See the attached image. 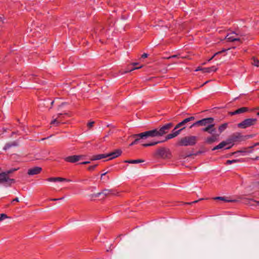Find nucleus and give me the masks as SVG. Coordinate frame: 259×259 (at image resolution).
Segmentation results:
<instances>
[{"mask_svg": "<svg viewBox=\"0 0 259 259\" xmlns=\"http://www.w3.org/2000/svg\"><path fill=\"white\" fill-rule=\"evenodd\" d=\"M214 119L212 117H207L196 121L190 126L192 128L195 126H205L202 128L203 132H207L208 134L216 133V128L214 127V124L213 123Z\"/></svg>", "mask_w": 259, "mask_h": 259, "instance_id": "obj_1", "label": "nucleus"}, {"mask_svg": "<svg viewBox=\"0 0 259 259\" xmlns=\"http://www.w3.org/2000/svg\"><path fill=\"white\" fill-rule=\"evenodd\" d=\"M173 126V123L169 122L165 124L159 129H154L146 131L149 138L162 136L168 133L169 130Z\"/></svg>", "mask_w": 259, "mask_h": 259, "instance_id": "obj_2", "label": "nucleus"}, {"mask_svg": "<svg viewBox=\"0 0 259 259\" xmlns=\"http://www.w3.org/2000/svg\"><path fill=\"white\" fill-rule=\"evenodd\" d=\"M250 136L248 135L247 136H243L240 133H235L233 134L227 140L228 141V143L229 144H232L231 146L229 147H225V149H230L233 144L236 142H240L241 141H243L248 138Z\"/></svg>", "mask_w": 259, "mask_h": 259, "instance_id": "obj_3", "label": "nucleus"}, {"mask_svg": "<svg viewBox=\"0 0 259 259\" xmlns=\"http://www.w3.org/2000/svg\"><path fill=\"white\" fill-rule=\"evenodd\" d=\"M198 138L196 136H190L182 138L178 142L180 146H194L197 142Z\"/></svg>", "mask_w": 259, "mask_h": 259, "instance_id": "obj_4", "label": "nucleus"}, {"mask_svg": "<svg viewBox=\"0 0 259 259\" xmlns=\"http://www.w3.org/2000/svg\"><path fill=\"white\" fill-rule=\"evenodd\" d=\"M154 156L156 158L162 159H170L172 157V154L169 149L161 147L156 151Z\"/></svg>", "mask_w": 259, "mask_h": 259, "instance_id": "obj_5", "label": "nucleus"}, {"mask_svg": "<svg viewBox=\"0 0 259 259\" xmlns=\"http://www.w3.org/2000/svg\"><path fill=\"white\" fill-rule=\"evenodd\" d=\"M130 137L134 139V141L130 144V146H132L140 143H142L143 140L149 138L146 131L138 134H133Z\"/></svg>", "mask_w": 259, "mask_h": 259, "instance_id": "obj_6", "label": "nucleus"}, {"mask_svg": "<svg viewBox=\"0 0 259 259\" xmlns=\"http://www.w3.org/2000/svg\"><path fill=\"white\" fill-rule=\"evenodd\" d=\"M15 183V180L9 178L5 172L0 173V183L5 184V186H10L12 184Z\"/></svg>", "mask_w": 259, "mask_h": 259, "instance_id": "obj_7", "label": "nucleus"}, {"mask_svg": "<svg viewBox=\"0 0 259 259\" xmlns=\"http://www.w3.org/2000/svg\"><path fill=\"white\" fill-rule=\"evenodd\" d=\"M257 121L256 118H247L238 124V127L241 128H246L249 126L254 125Z\"/></svg>", "mask_w": 259, "mask_h": 259, "instance_id": "obj_8", "label": "nucleus"}, {"mask_svg": "<svg viewBox=\"0 0 259 259\" xmlns=\"http://www.w3.org/2000/svg\"><path fill=\"white\" fill-rule=\"evenodd\" d=\"M177 136H178V133H171L170 134H168L165 137V138L164 140H163V141L152 142H150V143H145V144L142 143V145L143 146H144V147H149V146H154V145H156L157 144L165 142V141H167L168 140H169V139H171L172 138H175Z\"/></svg>", "mask_w": 259, "mask_h": 259, "instance_id": "obj_9", "label": "nucleus"}, {"mask_svg": "<svg viewBox=\"0 0 259 259\" xmlns=\"http://www.w3.org/2000/svg\"><path fill=\"white\" fill-rule=\"evenodd\" d=\"M84 157L85 156L83 155H74L67 156L64 158V160L67 162L75 163L83 159Z\"/></svg>", "mask_w": 259, "mask_h": 259, "instance_id": "obj_10", "label": "nucleus"}, {"mask_svg": "<svg viewBox=\"0 0 259 259\" xmlns=\"http://www.w3.org/2000/svg\"><path fill=\"white\" fill-rule=\"evenodd\" d=\"M66 113H59L57 114V117H55V116H53V119L51 122V124L55 125L57 126H59L60 123H63L62 120L60 118V116L62 115H67Z\"/></svg>", "mask_w": 259, "mask_h": 259, "instance_id": "obj_11", "label": "nucleus"}, {"mask_svg": "<svg viewBox=\"0 0 259 259\" xmlns=\"http://www.w3.org/2000/svg\"><path fill=\"white\" fill-rule=\"evenodd\" d=\"M195 118L194 116H190L188 118H186L184 119L183 121L178 123L176 126L175 129H178L181 127H185V125L186 123H188L189 122L194 121L195 120Z\"/></svg>", "mask_w": 259, "mask_h": 259, "instance_id": "obj_12", "label": "nucleus"}, {"mask_svg": "<svg viewBox=\"0 0 259 259\" xmlns=\"http://www.w3.org/2000/svg\"><path fill=\"white\" fill-rule=\"evenodd\" d=\"M210 134L211 136L207 137L205 140V142L208 144H211L217 141L220 136L219 134H215V133H213L212 134Z\"/></svg>", "mask_w": 259, "mask_h": 259, "instance_id": "obj_13", "label": "nucleus"}, {"mask_svg": "<svg viewBox=\"0 0 259 259\" xmlns=\"http://www.w3.org/2000/svg\"><path fill=\"white\" fill-rule=\"evenodd\" d=\"M237 34L235 32H232L230 34H228L226 36V39L228 41H241L240 38L237 37Z\"/></svg>", "mask_w": 259, "mask_h": 259, "instance_id": "obj_14", "label": "nucleus"}, {"mask_svg": "<svg viewBox=\"0 0 259 259\" xmlns=\"http://www.w3.org/2000/svg\"><path fill=\"white\" fill-rule=\"evenodd\" d=\"M42 170V168L39 166H35L28 170L27 174L29 176H33L39 174Z\"/></svg>", "mask_w": 259, "mask_h": 259, "instance_id": "obj_15", "label": "nucleus"}, {"mask_svg": "<svg viewBox=\"0 0 259 259\" xmlns=\"http://www.w3.org/2000/svg\"><path fill=\"white\" fill-rule=\"evenodd\" d=\"M122 153V151L120 149H116L113 152L107 154V157H110L109 160L115 158L119 156Z\"/></svg>", "mask_w": 259, "mask_h": 259, "instance_id": "obj_16", "label": "nucleus"}, {"mask_svg": "<svg viewBox=\"0 0 259 259\" xmlns=\"http://www.w3.org/2000/svg\"><path fill=\"white\" fill-rule=\"evenodd\" d=\"M248 110H249V109L247 107H243L240 108L233 112H229V114L231 115H234L236 114H239L246 112L248 111Z\"/></svg>", "mask_w": 259, "mask_h": 259, "instance_id": "obj_17", "label": "nucleus"}, {"mask_svg": "<svg viewBox=\"0 0 259 259\" xmlns=\"http://www.w3.org/2000/svg\"><path fill=\"white\" fill-rule=\"evenodd\" d=\"M229 144V143H228V140H227L226 141H222L219 145L214 147L212 148V150L214 151L215 150L220 149L223 148H225L227 145H228Z\"/></svg>", "mask_w": 259, "mask_h": 259, "instance_id": "obj_18", "label": "nucleus"}, {"mask_svg": "<svg viewBox=\"0 0 259 259\" xmlns=\"http://www.w3.org/2000/svg\"><path fill=\"white\" fill-rule=\"evenodd\" d=\"M218 70V68L215 66H212L210 67L203 68L202 72L203 73H210L211 72H215Z\"/></svg>", "mask_w": 259, "mask_h": 259, "instance_id": "obj_19", "label": "nucleus"}, {"mask_svg": "<svg viewBox=\"0 0 259 259\" xmlns=\"http://www.w3.org/2000/svg\"><path fill=\"white\" fill-rule=\"evenodd\" d=\"M107 158V154H100L93 155L91 158V160H100L103 158Z\"/></svg>", "mask_w": 259, "mask_h": 259, "instance_id": "obj_20", "label": "nucleus"}, {"mask_svg": "<svg viewBox=\"0 0 259 259\" xmlns=\"http://www.w3.org/2000/svg\"><path fill=\"white\" fill-rule=\"evenodd\" d=\"M18 145V144L17 141H13L12 142L8 143L6 144L3 149L5 150H7L12 147L17 146Z\"/></svg>", "mask_w": 259, "mask_h": 259, "instance_id": "obj_21", "label": "nucleus"}, {"mask_svg": "<svg viewBox=\"0 0 259 259\" xmlns=\"http://www.w3.org/2000/svg\"><path fill=\"white\" fill-rule=\"evenodd\" d=\"M144 161V160L142 159H136V160H125L124 162L125 163H132V164H136V163H139L141 162H143Z\"/></svg>", "mask_w": 259, "mask_h": 259, "instance_id": "obj_22", "label": "nucleus"}, {"mask_svg": "<svg viewBox=\"0 0 259 259\" xmlns=\"http://www.w3.org/2000/svg\"><path fill=\"white\" fill-rule=\"evenodd\" d=\"M113 190H107L105 189L102 192L99 193L98 195H100L101 194H103L105 196H108L110 194H113Z\"/></svg>", "mask_w": 259, "mask_h": 259, "instance_id": "obj_23", "label": "nucleus"}, {"mask_svg": "<svg viewBox=\"0 0 259 259\" xmlns=\"http://www.w3.org/2000/svg\"><path fill=\"white\" fill-rule=\"evenodd\" d=\"M228 127V123H224L219 126V131L220 134L224 131Z\"/></svg>", "mask_w": 259, "mask_h": 259, "instance_id": "obj_24", "label": "nucleus"}, {"mask_svg": "<svg viewBox=\"0 0 259 259\" xmlns=\"http://www.w3.org/2000/svg\"><path fill=\"white\" fill-rule=\"evenodd\" d=\"M228 50L223 49L221 51L215 53L210 59H208V61H210L212 60L215 57L218 56L219 55L223 53L226 52Z\"/></svg>", "mask_w": 259, "mask_h": 259, "instance_id": "obj_25", "label": "nucleus"}, {"mask_svg": "<svg viewBox=\"0 0 259 259\" xmlns=\"http://www.w3.org/2000/svg\"><path fill=\"white\" fill-rule=\"evenodd\" d=\"M213 199L215 200H222V201H224L225 202H232V201H233V200H228V199H227L224 197H220V196L219 197H214L213 198Z\"/></svg>", "mask_w": 259, "mask_h": 259, "instance_id": "obj_26", "label": "nucleus"}, {"mask_svg": "<svg viewBox=\"0 0 259 259\" xmlns=\"http://www.w3.org/2000/svg\"><path fill=\"white\" fill-rule=\"evenodd\" d=\"M70 180L61 177H56V182H70Z\"/></svg>", "mask_w": 259, "mask_h": 259, "instance_id": "obj_27", "label": "nucleus"}, {"mask_svg": "<svg viewBox=\"0 0 259 259\" xmlns=\"http://www.w3.org/2000/svg\"><path fill=\"white\" fill-rule=\"evenodd\" d=\"M252 60H253V62L252 63V64L256 67H258L259 66V60L256 59L255 57H253Z\"/></svg>", "mask_w": 259, "mask_h": 259, "instance_id": "obj_28", "label": "nucleus"}, {"mask_svg": "<svg viewBox=\"0 0 259 259\" xmlns=\"http://www.w3.org/2000/svg\"><path fill=\"white\" fill-rule=\"evenodd\" d=\"M18 169V168H11L8 170L5 171V172L7 176H8L9 174L13 173V172L17 170Z\"/></svg>", "mask_w": 259, "mask_h": 259, "instance_id": "obj_29", "label": "nucleus"}, {"mask_svg": "<svg viewBox=\"0 0 259 259\" xmlns=\"http://www.w3.org/2000/svg\"><path fill=\"white\" fill-rule=\"evenodd\" d=\"M205 199L207 200V199H208V198H200L199 200H195V201H192V202H186V203H185V204L190 205V204H193V203H196L199 202V201H201V200H205Z\"/></svg>", "mask_w": 259, "mask_h": 259, "instance_id": "obj_30", "label": "nucleus"}, {"mask_svg": "<svg viewBox=\"0 0 259 259\" xmlns=\"http://www.w3.org/2000/svg\"><path fill=\"white\" fill-rule=\"evenodd\" d=\"M240 160L238 159H234V160H228L226 161L227 164H231L232 163H236L239 162Z\"/></svg>", "mask_w": 259, "mask_h": 259, "instance_id": "obj_31", "label": "nucleus"}, {"mask_svg": "<svg viewBox=\"0 0 259 259\" xmlns=\"http://www.w3.org/2000/svg\"><path fill=\"white\" fill-rule=\"evenodd\" d=\"M185 128V127H182L181 129L179 130H177L176 131L177 129H175V127L173 129V130L172 131V133H178V136L180 134V132L183 130Z\"/></svg>", "mask_w": 259, "mask_h": 259, "instance_id": "obj_32", "label": "nucleus"}, {"mask_svg": "<svg viewBox=\"0 0 259 259\" xmlns=\"http://www.w3.org/2000/svg\"><path fill=\"white\" fill-rule=\"evenodd\" d=\"M98 164H94L93 165H91L88 167V169L90 171H93L94 170L95 168L97 166Z\"/></svg>", "mask_w": 259, "mask_h": 259, "instance_id": "obj_33", "label": "nucleus"}, {"mask_svg": "<svg viewBox=\"0 0 259 259\" xmlns=\"http://www.w3.org/2000/svg\"><path fill=\"white\" fill-rule=\"evenodd\" d=\"M46 181L51 182H56V177L49 178L46 179Z\"/></svg>", "mask_w": 259, "mask_h": 259, "instance_id": "obj_34", "label": "nucleus"}, {"mask_svg": "<svg viewBox=\"0 0 259 259\" xmlns=\"http://www.w3.org/2000/svg\"><path fill=\"white\" fill-rule=\"evenodd\" d=\"M112 133V132L111 131H109L107 134L103 138V140H102V142H104V141H105L106 140V138H107L108 137H109L110 135H111V134Z\"/></svg>", "mask_w": 259, "mask_h": 259, "instance_id": "obj_35", "label": "nucleus"}, {"mask_svg": "<svg viewBox=\"0 0 259 259\" xmlns=\"http://www.w3.org/2000/svg\"><path fill=\"white\" fill-rule=\"evenodd\" d=\"M8 217L6 214L2 213L0 215V221L3 220L4 219L7 218Z\"/></svg>", "mask_w": 259, "mask_h": 259, "instance_id": "obj_36", "label": "nucleus"}, {"mask_svg": "<svg viewBox=\"0 0 259 259\" xmlns=\"http://www.w3.org/2000/svg\"><path fill=\"white\" fill-rule=\"evenodd\" d=\"M138 64V63H133V65L134 66V67L132 69H131L128 71H131L132 70H135V69H138V68H141V66H140V67H136V65H137Z\"/></svg>", "mask_w": 259, "mask_h": 259, "instance_id": "obj_37", "label": "nucleus"}, {"mask_svg": "<svg viewBox=\"0 0 259 259\" xmlns=\"http://www.w3.org/2000/svg\"><path fill=\"white\" fill-rule=\"evenodd\" d=\"M94 123H95L94 121H91V122H89L88 124V127L89 128L92 127L93 126Z\"/></svg>", "mask_w": 259, "mask_h": 259, "instance_id": "obj_38", "label": "nucleus"}, {"mask_svg": "<svg viewBox=\"0 0 259 259\" xmlns=\"http://www.w3.org/2000/svg\"><path fill=\"white\" fill-rule=\"evenodd\" d=\"M64 198V197H61V198H51L50 199V201H57V200H62Z\"/></svg>", "mask_w": 259, "mask_h": 259, "instance_id": "obj_39", "label": "nucleus"}, {"mask_svg": "<svg viewBox=\"0 0 259 259\" xmlns=\"http://www.w3.org/2000/svg\"><path fill=\"white\" fill-rule=\"evenodd\" d=\"M257 145H259V143H255L253 145L251 146H250L249 147V148H250V149H252L253 147L257 146Z\"/></svg>", "mask_w": 259, "mask_h": 259, "instance_id": "obj_40", "label": "nucleus"}, {"mask_svg": "<svg viewBox=\"0 0 259 259\" xmlns=\"http://www.w3.org/2000/svg\"><path fill=\"white\" fill-rule=\"evenodd\" d=\"M89 163H90V161H84V162H80L79 164H89Z\"/></svg>", "mask_w": 259, "mask_h": 259, "instance_id": "obj_41", "label": "nucleus"}, {"mask_svg": "<svg viewBox=\"0 0 259 259\" xmlns=\"http://www.w3.org/2000/svg\"><path fill=\"white\" fill-rule=\"evenodd\" d=\"M148 57V54H146V53H144L142 55V58H146Z\"/></svg>", "mask_w": 259, "mask_h": 259, "instance_id": "obj_42", "label": "nucleus"}, {"mask_svg": "<svg viewBox=\"0 0 259 259\" xmlns=\"http://www.w3.org/2000/svg\"><path fill=\"white\" fill-rule=\"evenodd\" d=\"M14 201H16V202H19V200L18 198L16 197V198H15V199H14L13 200H12V201L11 203H13V202H14Z\"/></svg>", "mask_w": 259, "mask_h": 259, "instance_id": "obj_43", "label": "nucleus"}, {"mask_svg": "<svg viewBox=\"0 0 259 259\" xmlns=\"http://www.w3.org/2000/svg\"><path fill=\"white\" fill-rule=\"evenodd\" d=\"M203 69V68H201V67H198L197 68V69L195 70L196 71H202V69Z\"/></svg>", "mask_w": 259, "mask_h": 259, "instance_id": "obj_44", "label": "nucleus"}, {"mask_svg": "<svg viewBox=\"0 0 259 259\" xmlns=\"http://www.w3.org/2000/svg\"><path fill=\"white\" fill-rule=\"evenodd\" d=\"M4 23V20L3 18L0 17V25Z\"/></svg>", "mask_w": 259, "mask_h": 259, "instance_id": "obj_45", "label": "nucleus"}, {"mask_svg": "<svg viewBox=\"0 0 259 259\" xmlns=\"http://www.w3.org/2000/svg\"><path fill=\"white\" fill-rule=\"evenodd\" d=\"M177 56H177V55H172V56H170V57L168 58V59H170V58H176V57H177Z\"/></svg>", "mask_w": 259, "mask_h": 259, "instance_id": "obj_46", "label": "nucleus"}, {"mask_svg": "<svg viewBox=\"0 0 259 259\" xmlns=\"http://www.w3.org/2000/svg\"><path fill=\"white\" fill-rule=\"evenodd\" d=\"M18 131H17V132H13L12 133V135H11V136H13L14 135L17 134H18Z\"/></svg>", "mask_w": 259, "mask_h": 259, "instance_id": "obj_47", "label": "nucleus"}, {"mask_svg": "<svg viewBox=\"0 0 259 259\" xmlns=\"http://www.w3.org/2000/svg\"><path fill=\"white\" fill-rule=\"evenodd\" d=\"M208 81H205L203 84H202L201 85V87H202V86H203L204 84H207V83Z\"/></svg>", "mask_w": 259, "mask_h": 259, "instance_id": "obj_48", "label": "nucleus"}, {"mask_svg": "<svg viewBox=\"0 0 259 259\" xmlns=\"http://www.w3.org/2000/svg\"><path fill=\"white\" fill-rule=\"evenodd\" d=\"M254 160H259V156H256V157H255L254 158Z\"/></svg>", "mask_w": 259, "mask_h": 259, "instance_id": "obj_49", "label": "nucleus"}, {"mask_svg": "<svg viewBox=\"0 0 259 259\" xmlns=\"http://www.w3.org/2000/svg\"><path fill=\"white\" fill-rule=\"evenodd\" d=\"M106 174V172H105L103 174H102L101 177H103V176L105 175Z\"/></svg>", "mask_w": 259, "mask_h": 259, "instance_id": "obj_50", "label": "nucleus"}, {"mask_svg": "<svg viewBox=\"0 0 259 259\" xmlns=\"http://www.w3.org/2000/svg\"><path fill=\"white\" fill-rule=\"evenodd\" d=\"M241 152V151H239L235 152L233 154H235V153H238V152Z\"/></svg>", "mask_w": 259, "mask_h": 259, "instance_id": "obj_51", "label": "nucleus"}, {"mask_svg": "<svg viewBox=\"0 0 259 259\" xmlns=\"http://www.w3.org/2000/svg\"><path fill=\"white\" fill-rule=\"evenodd\" d=\"M54 101H52L51 103V105H52L54 104Z\"/></svg>", "mask_w": 259, "mask_h": 259, "instance_id": "obj_52", "label": "nucleus"}, {"mask_svg": "<svg viewBox=\"0 0 259 259\" xmlns=\"http://www.w3.org/2000/svg\"><path fill=\"white\" fill-rule=\"evenodd\" d=\"M255 202L256 203L257 205H259V201H255Z\"/></svg>", "mask_w": 259, "mask_h": 259, "instance_id": "obj_53", "label": "nucleus"}, {"mask_svg": "<svg viewBox=\"0 0 259 259\" xmlns=\"http://www.w3.org/2000/svg\"><path fill=\"white\" fill-rule=\"evenodd\" d=\"M256 114L257 115L259 116V112H258Z\"/></svg>", "mask_w": 259, "mask_h": 259, "instance_id": "obj_54", "label": "nucleus"}]
</instances>
